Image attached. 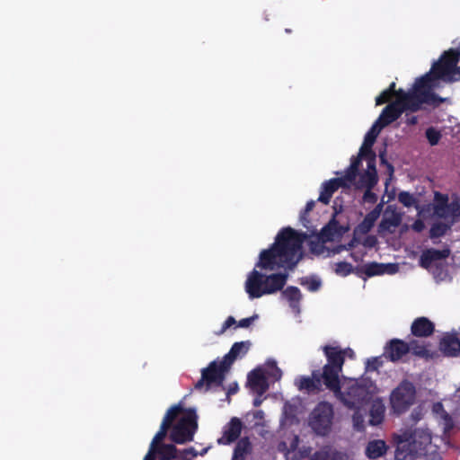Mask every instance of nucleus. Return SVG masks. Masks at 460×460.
<instances>
[{
  "instance_id": "nucleus-55",
  "label": "nucleus",
  "mask_w": 460,
  "mask_h": 460,
  "mask_svg": "<svg viewBox=\"0 0 460 460\" xmlns=\"http://www.w3.org/2000/svg\"><path fill=\"white\" fill-rule=\"evenodd\" d=\"M358 243V239L356 237V235L354 234V236L352 237V239L347 243V244H344V245H341L338 247L337 249V252H339L341 250H347V251H349L351 250L352 248H354L356 246V244Z\"/></svg>"
},
{
  "instance_id": "nucleus-35",
  "label": "nucleus",
  "mask_w": 460,
  "mask_h": 460,
  "mask_svg": "<svg viewBox=\"0 0 460 460\" xmlns=\"http://www.w3.org/2000/svg\"><path fill=\"white\" fill-rule=\"evenodd\" d=\"M369 416H370L369 422L371 425H373V426L379 425L383 421L384 416H385L384 405L379 402H374L371 405V408L369 411Z\"/></svg>"
},
{
  "instance_id": "nucleus-9",
  "label": "nucleus",
  "mask_w": 460,
  "mask_h": 460,
  "mask_svg": "<svg viewBox=\"0 0 460 460\" xmlns=\"http://www.w3.org/2000/svg\"><path fill=\"white\" fill-rule=\"evenodd\" d=\"M197 429L196 411L193 409H189L186 411V415L181 418L178 422L172 427L170 439L176 444H184L192 441Z\"/></svg>"
},
{
  "instance_id": "nucleus-12",
  "label": "nucleus",
  "mask_w": 460,
  "mask_h": 460,
  "mask_svg": "<svg viewBox=\"0 0 460 460\" xmlns=\"http://www.w3.org/2000/svg\"><path fill=\"white\" fill-rule=\"evenodd\" d=\"M395 267V264L392 263L385 264L373 261L356 267V274L362 279H364V276L371 278L385 273H394Z\"/></svg>"
},
{
  "instance_id": "nucleus-57",
  "label": "nucleus",
  "mask_w": 460,
  "mask_h": 460,
  "mask_svg": "<svg viewBox=\"0 0 460 460\" xmlns=\"http://www.w3.org/2000/svg\"><path fill=\"white\" fill-rule=\"evenodd\" d=\"M257 318V315H253V316H251V317H247V318H243V319H241L238 323H237V326L238 327H241V328H248L252 323L253 321Z\"/></svg>"
},
{
  "instance_id": "nucleus-50",
  "label": "nucleus",
  "mask_w": 460,
  "mask_h": 460,
  "mask_svg": "<svg viewBox=\"0 0 460 460\" xmlns=\"http://www.w3.org/2000/svg\"><path fill=\"white\" fill-rule=\"evenodd\" d=\"M382 365V362L378 358H368L366 365L367 371H376Z\"/></svg>"
},
{
  "instance_id": "nucleus-5",
  "label": "nucleus",
  "mask_w": 460,
  "mask_h": 460,
  "mask_svg": "<svg viewBox=\"0 0 460 460\" xmlns=\"http://www.w3.org/2000/svg\"><path fill=\"white\" fill-rule=\"evenodd\" d=\"M333 419V405L329 402L322 401L311 411L308 423L317 436L325 437L332 431Z\"/></svg>"
},
{
  "instance_id": "nucleus-14",
  "label": "nucleus",
  "mask_w": 460,
  "mask_h": 460,
  "mask_svg": "<svg viewBox=\"0 0 460 460\" xmlns=\"http://www.w3.org/2000/svg\"><path fill=\"white\" fill-rule=\"evenodd\" d=\"M323 351L327 360L323 367H331L332 368L342 370L345 363L346 352L341 351V348L338 346L325 345L323 347Z\"/></svg>"
},
{
  "instance_id": "nucleus-56",
  "label": "nucleus",
  "mask_w": 460,
  "mask_h": 460,
  "mask_svg": "<svg viewBox=\"0 0 460 460\" xmlns=\"http://www.w3.org/2000/svg\"><path fill=\"white\" fill-rule=\"evenodd\" d=\"M237 323L235 319L233 316H228L226 320L224 322L220 332L217 334H223L228 328L232 325Z\"/></svg>"
},
{
  "instance_id": "nucleus-39",
  "label": "nucleus",
  "mask_w": 460,
  "mask_h": 460,
  "mask_svg": "<svg viewBox=\"0 0 460 460\" xmlns=\"http://www.w3.org/2000/svg\"><path fill=\"white\" fill-rule=\"evenodd\" d=\"M334 272L339 276L346 277L351 273H356V268L349 262L339 261L335 263Z\"/></svg>"
},
{
  "instance_id": "nucleus-32",
  "label": "nucleus",
  "mask_w": 460,
  "mask_h": 460,
  "mask_svg": "<svg viewBox=\"0 0 460 460\" xmlns=\"http://www.w3.org/2000/svg\"><path fill=\"white\" fill-rule=\"evenodd\" d=\"M407 344L409 346V352H411L413 355L425 358L431 357L426 343L420 342L417 340H410Z\"/></svg>"
},
{
  "instance_id": "nucleus-47",
  "label": "nucleus",
  "mask_w": 460,
  "mask_h": 460,
  "mask_svg": "<svg viewBox=\"0 0 460 460\" xmlns=\"http://www.w3.org/2000/svg\"><path fill=\"white\" fill-rule=\"evenodd\" d=\"M364 156L367 163V170L366 172H376L375 152L371 151L370 153L366 154Z\"/></svg>"
},
{
  "instance_id": "nucleus-54",
  "label": "nucleus",
  "mask_w": 460,
  "mask_h": 460,
  "mask_svg": "<svg viewBox=\"0 0 460 460\" xmlns=\"http://www.w3.org/2000/svg\"><path fill=\"white\" fill-rule=\"evenodd\" d=\"M434 261L431 260L430 252L429 250L424 252L420 257V265L424 268L429 267Z\"/></svg>"
},
{
  "instance_id": "nucleus-48",
  "label": "nucleus",
  "mask_w": 460,
  "mask_h": 460,
  "mask_svg": "<svg viewBox=\"0 0 460 460\" xmlns=\"http://www.w3.org/2000/svg\"><path fill=\"white\" fill-rule=\"evenodd\" d=\"M452 200L449 203V211L452 215H456L460 211V195L452 194Z\"/></svg>"
},
{
  "instance_id": "nucleus-41",
  "label": "nucleus",
  "mask_w": 460,
  "mask_h": 460,
  "mask_svg": "<svg viewBox=\"0 0 460 460\" xmlns=\"http://www.w3.org/2000/svg\"><path fill=\"white\" fill-rule=\"evenodd\" d=\"M320 385L317 384L316 380L312 377L304 376L300 379L298 384V388L300 390L306 389V390H314L316 388H319Z\"/></svg>"
},
{
  "instance_id": "nucleus-22",
  "label": "nucleus",
  "mask_w": 460,
  "mask_h": 460,
  "mask_svg": "<svg viewBox=\"0 0 460 460\" xmlns=\"http://www.w3.org/2000/svg\"><path fill=\"white\" fill-rule=\"evenodd\" d=\"M438 80L435 78V74L432 73V69L426 73L422 76L416 79L411 89L417 91L419 93H428L429 94H436L432 89L434 82Z\"/></svg>"
},
{
  "instance_id": "nucleus-10",
  "label": "nucleus",
  "mask_w": 460,
  "mask_h": 460,
  "mask_svg": "<svg viewBox=\"0 0 460 460\" xmlns=\"http://www.w3.org/2000/svg\"><path fill=\"white\" fill-rule=\"evenodd\" d=\"M460 60V45L456 49L444 51L439 59L432 64V73L435 78L448 83V78L454 75Z\"/></svg>"
},
{
  "instance_id": "nucleus-30",
  "label": "nucleus",
  "mask_w": 460,
  "mask_h": 460,
  "mask_svg": "<svg viewBox=\"0 0 460 460\" xmlns=\"http://www.w3.org/2000/svg\"><path fill=\"white\" fill-rule=\"evenodd\" d=\"M402 222V217L399 213L393 212L391 216L387 217L386 215L381 220L378 229L379 232L388 231L392 232L391 228H395L400 226Z\"/></svg>"
},
{
  "instance_id": "nucleus-13",
  "label": "nucleus",
  "mask_w": 460,
  "mask_h": 460,
  "mask_svg": "<svg viewBox=\"0 0 460 460\" xmlns=\"http://www.w3.org/2000/svg\"><path fill=\"white\" fill-rule=\"evenodd\" d=\"M409 353L406 341L400 339H392L385 346L384 357L391 362H397Z\"/></svg>"
},
{
  "instance_id": "nucleus-18",
  "label": "nucleus",
  "mask_w": 460,
  "mask_h": 460,
  "mask_svg": "<svg viewBox=\"0 0 460 460\" xmlns=\"http://www.w3.org/2000/svg\"><path fill=\"white\" fill-rule=\"evenodd\" d=\"M435 324L427 317L421 316L416 318L411 326V332L418 338H427L433 334Z\"/></svg>"
},
{
  "instance_id": "nucleus-3",
  "label": "nucleus",
  "mask_w": 460,
  "mask_h": 460,
  "mask_svg": "<svg viewBox=\"0 0 460 460\" xmlns=\"http://www.w3.org/2000/svg\"><path fill=\"white\" fill-rule=\"evenodd\" d=\"M288 279L287 272L264 275L253 270L245 282V291L251 299L281 291Z\"/></svg>"
},
{
  "instance_id": "nucleus-8",
  "label": "nucleus",
  "mask_w": 460,
  "mask_h": 460,
  "mask_svg": "<svg viewBox=\"0 0 460 460\" xmlns=\"http://www.w3.org/2000/svg\"><path fill=\"white\" fill-rule=\"evenodd\" d=\"M222 359L213 360L208 366L201 370V377L195 384L196 390L208 391L212 386H221L226 379V373L230 367Z\"/></svg>"
},
{
  "instance_id": "nucleus-16",
  "label": "nucleus",
  "mask_w": 460,
  "mask_h": 460,
  "mask_svg": "<svg viewBox=\"0 0 460 460\" xmlns=\"http://www.w3.org/2000/svg\"><path fill=\"white\" fill-rule=\"evenodd\" d=\"M402 113L403 109L400 107L399 103L395 100L394 102L388 103L384 108L376 122L385 128L398 119Z\"/></svg>"
},
{
  "instance_id": "nucleus-44",
  "label": "nucleus",
  "mask_w": 460,
  "mask_h": 460,
  "mask_svg": "<svg viewBox=\"0 0 460 460\" xmlns=\"http://www.w3.org/2000/svg\"><path fill=\"white\" fill-rule=\"evenodd\" d=\"M431 260L434 261L447 259L450 254V250L446 248L443 250L429 249Z\"/></svg>"
},
{
  "instance_id": "nucleus-58",
  "label": "nucleus",
  "mask_w": 460,
  "mask_h": 460,
  "mask_svg": "<svg viewBox=\"0 0 460 460\" xmlns=\"http://www.w3.org/2000/svg\"><path fill=\"white\" fill-rule=\"evenodd\" d=\"M365 159V156H361L360 155V152L358 153V156H352L351 157V161H350V164L349 166L351 167V169H356L358 171L359 169V166L361 164V160L362 159Z\"/></svg>"
},
{
  "instance_id": "nucleus-21",
  "label": "nucleus",
  "mask_w": 460,
  "mask_h": 460,
  "mask_svg": "<svg viewBox=\"0 0 460 460\" xmlns=\"http://www.w3.org/2000/svg\"><path fill=\"white\" fill-rule=\"evenodd\" d=\"M250 347L251 342L249 341L234 342L228 353L223 358V360L226 363V365L231 367L238 357H243L248 352Z\"/></svg>"
},
{
  "instance_id": "nucleus-25",
  "label": "nucleus",
  "mask_w": 460,
  "mask_h": 460,
  "mask_svg": "<svg viewBox=\"0 0 460 460\" xmlns=\"http://www.w3.org/2000/svg\"><path fill=\"white\" fill-rule=\"evenodd\" d=\"M282 296L287 299L289 306L294 312H300V301L302 300V294L298 288L295 286H288L282 291Z\"/></svg>"
},
{
  "instance_id": "nucleus-42",
  "label": "nucleus",
  "mask_w": 460,
  "mask_h": 460,
  "mask_svg": "<svg viewBox=\"0 0 460 460\" xmlns=\"http://www.w3.org/2000/svg\"><path fill=\"white\" fill-rule=\"evenodd\" d=\"M398 200L406 208H411L416 203L414 196L408 191H401L398 194Z\"/></svg>"
},
{
  "instance_id": "nucleus-31",
  "label": "nucleus",
  "mask_w": 460,
  "mask_h": 460,
  "mask_svg": "<svg viewBox=\"0 0 460 460\" xmlns=\"http://www.w3.org/2000/svg\"><path fill=\"white\" fill-rule=\"evenodd\" d=\"M339 228L340 225L339 222L335 219L334 215L329 223L322 228L320 236L323 241H331L337 234L340 233Z\"/></svg>"
},
{
  "instance_id": "nucleus-29",
  "label": "nucleus",
  "mask_w": 460,
  "mask_h": 460,
  "mask_svg": "<svg viewBox=\"0 0 460 460\" xmlns=\"http://www.w3.org/2000/svg\"><path fill=\"white\" fill-rule=\"evenodd\" d=\"M434 213L439 217H445L447 211L449 210L448 197L440 192L435 193Z\"/></svg>"
},
{
  "instance_id": "nucleus-4",
  "label": "nucleus",
  "mask_w": 460,
  "mask_h": 460,
  "mask_svg": "<svg viewBox=\"0 0 460 460\" xmlns=\"http://www.w3.org/2000/svg\"><path fill=\"white\" fill-rule=\"evenodd\" d=\"M400 107L404 111L417 112L422 110L423 104L433 105L438 107L439 104L446 102L447 98H442L438 94H429L428 93H419L417 91L411 89L408 92L403 89H398V98L395 99Z\"/></svg>"
},
{
  "instance_id": "nucleus-7",
  "label": "nucleus",
  "mask_w": 460,
  "mask_h": 460,
  "mask_svg": "<svg viewBox=\"0 0 460 460\" xmlns=\"http://www.w3.org/2000/svg\"><path fill=\"white\" fill-rule=\"evenodd\" d=\"M340 388V394H334L335 398L340 401L348 409H359L365 402L369 400V393L366 385L359 384L354 379H349Z\"/></svg>"
},
{
  "instance_id": "nucleus-2",
  "label": "nucleus",
  "mask_w": 460,
  "mask_h": 460,
  "mask_svg": "<svg viewBox=\"0 0 460 460\" xmlns=\"http://www.w3.org/2000/svg\"><path fill=\"white\" fill-rule=\"evenodd\" d=\"M393 439L396 444L395 460H414L431 442L429 434L418 429L402 430L394 434Z\"/></svg>"
},
{
  "instance_id": "nucleus-52",
  "label": "nucleus",
  "mask_w": 460,
  "mask_h": 460,
  "mask_svg": "<svg viewBox=\"0 0 460 460\" xmlns=\"http://www.w3.org/2000/svg\"><path fill=\"white\" fill-rule=\"evenodd\" d=\"M379 159H380L381 164H385L387 166L389 172L392 174L394 172V166L390 163H388L386 160V149L385 148H384L383 151L379 152Z\"/></svg>"
},
{
  "instance_id": "nucleus-60",
  "label": "nucleus",
  "mask_w": 460,
  "mask_h": 460,
  "mask_svg": "<svg viewBox=\"0 0 460 460\" xmlns=\"http://www.w3.org/2000/svg\"><path fill=\"white\" fill-rule=\"evenodd\" d=\"M411 228L417 232V233H420L421 231H423V229L425 228V224L422 220L420 219H417L415 220V222L412 224L411 226Z\"/></svg>"
},
{
  "instance_id": "nucleus-23",
  "label": "nucleus",
  "mask_w": 460,
  "mask_h": 460,
  "mask_svg": "<svg viewBox=\"0 0 460 460\" xmlns=\"http://www.w3.org/2000/svg\"><path fill=\"white\" fill-rule=\"evenodd\" d=\"M379 216L380 210L377 208L368 212L364 219L355 227L354 234H367L373 228Z\"/></svg>"
},
{
  "instance_id": "nucleus-24",
  "label": "nucleus",
  "mask_w": 460,
  "mask_h": 460,
  "mask_svg": "<svg viewBox=\"0 0 460 460\" xmlns=\"http://www.w3.org/2000/svg\"><path fill=\"white\" fill-rule=\"evenodd\" d=\"M384 128V127H381L377 122H375L370 129L367 132L364 137V142L360 147V155H365L367 153H370L373 151L372 146L374 143L376 142V139L377 136L379 135L380 131Z\"/></svg>"
},
{
  "instance_id": "nucleus-36",
  "label": "nucleus",
  "mask_w": 460,
  "mask_h": 460,
  "mask_svg": "<svg viewBox=\"0 0 460 460\" xmlns=\"http://www.w3.org/2000/svg\"><path fill=\"white\" fill-rule=\"evenodd\" d=\"M183 411H184V409L180 404H176V405L170 407L167 410V411L163 419L162 423H165L166 427L171 429L172 427V422L176 420V418L179 416V414H181Z\"/></svg>"
},
{
  "instance_id": "nucleus-43",
  "label": "nucleus",
  "mask_w": 460,
  "mask_h": 460,
  "mask_svg": "<svg viewBox=\"0 0 460 460\" xmlns=\"http://www.w3.org/2000/svg\"><path fill=\"white\" fill-rule=\"evenodd\" d=\"M425 135L431 146H436L441 138L440 132L432 127L427 128Z\"/></svg>"
},
{
  "instance_id": "nucleus-11",
  "label": "nucleus",
  "mask_w": 460,
  "mask_h": 460,
  "mask_svg": "<svg viewBox=\"0 0 460 460\" xmlns=\"http://www.w3.org/2000/svg\"><path fill=\"white\" fill-rule=\"evenodd\" d=\"M341 374L342 370L341 369L323 367L321 372L314 371L313 376L320 386L324 385L334 395L336 393L340 394V388L342 386L341 382Z\"/></svg>"
},
{
  "instance_id": "nucleus-20",
  "label": "nucleus",
  "mask_w": 460,
  "mask_h": 460,
  "mask_svg": "<svg viewBox=\"0 0 460 460\" xmlns=\"http://www.w3.org/2000/svg\"><path fill=\"white\" fill-rule=\"evenodd\" d=\"M248 385L250 388L260 396L269 389L267 378L259 369H254L249 373Z\"/></svg>"
},
{
  "instance_id": "nucleus-6",
  "label": "nucleus",
  "mask_w": 460,
  "mask_h": 460,
  "mask_svg": "<svg viewBox=\"0 0 460 460\" xmlns=\"http://www.w3.org/2000/svg\"><path fill=\"white\" fill-rule=\"evenodd\" d=\"M417 390L413 383L404 379L392 391L390 394V405L392 411L401 415L410 410L415 404Z\"/></svg>"
},
{
  "instance_id": "nucleus-46",
  "label": "nucleus",
  "mask_w": 460,
  "mask_h": 460,
  "mask_svg": "<svg viewBox=\"0 0 460 460\" xmlns=\"http://www.w3.org/2000/svg\"><path fill=\"white\" fill-rule=\"evenodd\" d=\"M315 207V201L314 200H309L307 201L305 208L300 213V220L301 222L305 226V223L309 222L307 216L309 212H311L314 208Z\"/></svg>"
},
{
  "instance_id": "nucleus-64",
  "label": "nucleus",
  "mask_w": 460,
  "mask_h": 460,
  "mask_svg": "<svg viewBox=\"0 0 460 460\" xmlns=\"http://www.w3.org/2000/svg\"><path fill=\"white\" fill-rule=\"evenodd\" d=\"M395 83L393 82L390 84L389 87L386 89L393 96L395 97V99L398 98V90L395 89Z\"/></svg>"
},
{
  "instance_id": "nucleus-1",
  "label": "nucleus",
  "mask_w": 460,
  "mask_h": 460,
  "mask_svg": "<svg viewBox=\"0 0 460 460\" xmlns=\"http://www.w3.org/2000/svg\"><path fill=\"white\" fill-rule=\"evenodd\" d=\"M305 234L288 226L282 228L269 249L262 250L256 267L264 270L281 268L292 270L302 258V246Z\"/></svg>"
},
{
  "instance_id": "nucleus-19",
  "label": "nucleus",
  "mask_w": 460,
  "mask_h": 460,
  "mask_svg": "<svg viewBox=\"0 0 460 460\" xmlns=\"http://www.w3.org/2000/svg\"><path fill=\"white\" fill-rule=\"evenodd\" d=\"M341 187H347L343 179L333 178L324 181L321 187L318 201L325 205L329 204L333 193Z\"/></svg>"
},
{
  "instance_id": "nucleus-63",
  "label": "nucleus",
  "mask_w": 460,
  "mask_h": 460,
  "mask_svg": "<svg viewBox=\"0 0 460 460\" xmlns=\"http://www.w3.org/2000/svg\"><path fill=\"white\" fill-rule=\"evenodd\" d=\"M182 455L184 457H186V456H188V455H190L191 457H195V456H197L198 454H197V451L195 450V448L190 447L189 448L184 449L182 451Z\"/></svg>"
},
{
  "instance_id": "nucleus-37",
  "label": "nucleus",
  "mask_w": 460,
  "mask_h": 460,
  "mask_svg": "<svg viewBox=\"0 0 460 460\" xmlns=\"http://www.w3.org/2000/svg\"><path fill=\"white\" fill-rule=\"evenodd\" d=\"M300 285L305 287L310 292H316L322 286V281L315 276L303 277L299 279Z\"/></svg>"
},
{
  "instance_id": "nucleus-45",
  "label": "nucleus",
  "mask_w": 460,
  "mask_h": 460,
  "mask_svg": "<svg viewBox=\"0 0 460 460\" xmlns=\"http://www.w3.org/2000/svg\"><path fill=\"white\" fill-rule=\"evenodd\" d=\"M358 174V170L351 169V167L349 166L345 172V175L343 177H339L338 179H343L344 182L347 183V187H348L349 184H351L355 181Z\"/></svg>"
},
{
  "instance_id": "nucleus-61",
  "label": "nucleus",
  "mask_w": 460,
  "mask_h": 460,
  "mask_svg": "<svg viewBox=\"0 0 460 460\" xmlns=\"http://www.w3.org/2000/svg\"><path fill=\"white\" fill-rule=\"evenodd\" d=\"M365 255H366V252H353L350 253V257L356 262L363 261V258L365 257Z\"/></svg>"
},
{
  "instance_id": "nucleus-40",
  "label": "nucleus",
  "mask_w": 460,
  "mask_h": 460,
  "mask_svg": "<svg viewBox=\"0 0 460 460\" xmlns=\"http://www.w3.org/2000/svg\"><path fill=\"white\" fill-rule=\"evenodd\" d=\"M170 428L166 427L165 423H161L159 431L155 435L150 449L155 450V448L161 445V442L164 439L167 435V431Z\"/></svg>"
},
{
  "instance_id": "nucleus-51",
  "label": "nucleus",
  "mask_w": 460,
  "mask_h": 460,
  "mask_svg": "<svg viewBox=\"0 0 460 460\" xmlns=\"http://www.w3.org/2000/svg\"><path fill=\"white\" fill-rule=\"evenodd\" d=\"M363 201L369 204H375L377 201V195L372 191V189H366L363 194Z\"/></svg>"
},
{
  "instance_id": "nucleus-17",
  "label": "nucleus",
  "mask_w": 460,
  "mask_h": 460,
  "mask_svg": "<svg viewBox=\"0 0 460 460\" xmlns=\"http://www.w3.org/2000/svg\"><path fill=\"white\" fill-rule=\"evenodd\" d=\"M439 349L447 357L460 355V339L456 333H446L439 342Z\"/></svg>"
},
{
  "instance_id": "nucleus-38",
  "label": "nucleus",
  "mask_w": 460,
  "mask_h": 460,
  "mask_svg": "<svg viewBox=\"0 0 460 460\" xmlns=\"http://www.w3.org/2000/svg\"><path fill=\"white\" fill-rule=\"evenodd\" d=\"M450 228L448 225L443 222H438L431 226L429 230V237L431 239L439 238L446 234L447 230Z\"/></svg>"
},
{
  "instance_id": "nucleus-33",
  "label": "nucleus",
  "mask_w": 460,
  "mask_h": 460,
  "mask_svg": "<svg viewBox=\"0 0 460 460\" xmlns=\"http://www.w3.org/2000/svg\"><path fill=\"white\" fill-rule=\"evenodd\" d=\"M378 182L377 172H364L359 176L357 188L373 189Z\"/></svg>"
},
{
  "instance_id": "nucleus-27",
  "label": "nucleus",
  "mask_w": 460,
  "mask_h": 460,
  "mask_svg": "<svg viewBox=\"0 0 460 460\" xmlns=\"http://www.w3.org/2000/svg\"><path fill=\"white\" fill-rule=\"evenodd\" d=\"M387 450V446L384 440L375 439L369 441L366 447V456L370 459H376L383 456Z\"/></svg>"
},
{
  "instance_id": "nucleus-26",
  "label": "nucleus",
  "mask_w": 460,
  "mask_h": 460,
  "mask_svg": "<svg viewBox=\"0 0 460 460\" xmlns=\"http://www.w3.org/2000/svg\"><path fill=\"white\" fill-rule=\"evenodd\" d=\"M252 451V446L249 438L244 437L238 440L236 443L232 460H245L246 456Z\"/></svg>"
},
{
  "instance_id": "nucleus-28",
  "label": "nucleus",
  "mask_w": 460,
  "mask_h": 460,
  "mask_svg": "<svg viewBox=\"0 0 460 460\" xmlns=\"http://www.w3.org/2000/svg\"><path fill=\"white\" fill-rule=\"evenodd\" d=\"M309 460H341V455L330 446H324L315 451Z\"/></svg>"
},
{
  "instance_id": "nucleus-62",
  "label": "nucleus",
  "mask_w": 460,
  "mask_h": 460,
  "mask_svg": "<svg viewBox=\"0 0 460 460\" xmlns=\"http://www.w3.org/2000/svg\"><path fill=\"white\" fill-rule=\"evenodd\" d=\"M460 81V66L456 68L454 75L448 78V83Z\"/></svg>"
},
{
  "instance_id": "nucleus-15",
  "label": "nucleus",
  "mask_w": 460,
  "mask_h": 460,
  "mask_svg": "<svg viewBox=\"0 0 460 460\" xmlns=\"http://www.w3.org/2000/svg\"><path fill=\"white\" fill-rule=\"evenodd\" d=\"M243 423L237 417H233L225 426L223 436L217 439L220 445H229L234 442L241 435Z\"/></svg>"
},
{
  "instance_id": "nucleus-59",
  "label": "nucleus",
  "mask_w": 460,
  "mask_h": 460,
  "mask_svg": "<svg viewBox=\"0 0 460 460\" xmlns=\"http://www.w3.org/2000/svg\"><path fill=\"white\" fill-rule=\"evenodd\" d=\"M323 248H324V246L322 243H314V242H311V243H310V250L314 253H316V254L322 253V252L323 251Z\"/></svg>"
},
{
  "instance_id": "nucleus-34",
  "label": "nucleus",
  "mask_w": 460,
  "mask_h": 460,
  "mask_svg": "<svg viewBox=\"0 0 460 460\" xmlns=\"http://www.w3.org/2000/svg\"><path fill=\"white\" fill-rule=\"evenodd\" d=\"M160 460H172L177 457V448L172 444H161L155 448Z\"/></svg>"
},
{
  "instance_id": "nucleus-53",
  "label": "nucleus",
  "mask_w": 460,
  "mask_h": 460,
  "mask_svg": "<svg viewBox=\"0 0 460 460\" xmlns=\"http://www.w3.org/2000/svg\"><path fill=\"white\" fill-rule=\"evenodd\" d=\"M378 241L375 235H367L362 242V244L367 248H373L377 244Z\"/></svg>"
},
{
  "instance_id": "nucleus-49",
  "label": "nucleus",
  "mask_w": 460,
  "mask_h": 460,
  "mask_svg": "<svg viewBox=\"0 0 460 460\" xmlns=\"http://www.w3.org/2000/svg\"><path fill=\"white\" fill-rule=\"evenodd\" d=\"M393 97H394L393 94H391L385 89L376 98V104L382 105L384 103L389 102Z\"/></svg>"
}]
</instances>
